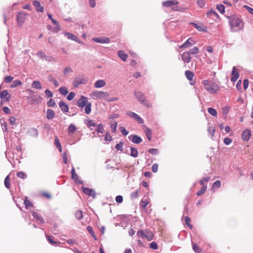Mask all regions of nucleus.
Listing matches in <instances>:
<instances>
[{"label":"nucleus","mask_w":253,"mask_h":253,"mask_svg":"<svg viewBox=\"0 0 253 253\" xmlns=\"http://www.w3.org/2000/svg\"><path fill=\"white\" fill-rule=\"evenodd\" d=\"M229 22L232 32H238L244 28V22L237 16L231 17Z\"/></svg>","instance_id":"nucleus-1"},{"label":"nucleus","mask_w":253,"mask_h":253,"mask_svg":"<svg viewBox=\"0 0 253 253\" xmlns=\"http://www.w3.org/2000/svg\"><path fill=\"white\" fill-rule=\"evenodd\" d=\"M203 84L205 88L211 93H215L219 88L217 84L215 82L205 80L203 82Z\"/></svg>","instance_id":"nucleus-2"},{"label":"nucleus","mask_w":253,"mask_h":253,"mask_svg":"<svg viewBox=\"0 0 253 253\" xmlns=\"http://www.w3.org/2000/svg\"><path fill=\"white\" fill-rule=\"evenodd\" d=\"M90 96L94 100L105 99L106 100V98L109 97V94L107 92L94 90L91 92Z\"/></svg>","instance_id":"nucleus-3"},{"label":"nucleus","mask_w":253,"mask_h":253,"mask_svg":"<svg viewBox=\"0 0 253 253\" xmlns=\"http://www.w3.org/2000/svg\"><path fill=\"white\" fill-rule=\"evenodd\" d=\"M87 82V79L83 75H79L75 77L73 80V85L77 87L81 84H85Z\"/></svg>","instance_id":"nucleus-4"},{"label":"nucleus","mask_w":253,"mask_h":253,"mask_svg":"<svg viewBox=\"0 0 253 253\" xmlns=\"http://www.w3.org/2000/svg\"><path fill=\"white\" fill-rule=\"evenodd\" d=\"M42 100V97L38 95L31 96L28 98V102L30 104H37Z\"/></svg>","instance_id":"nucleus-5"},{"label":"nucleus","mask_w":253,"mask_h":253,"mask_svg":"<svg viewBox=\"0 0 253 253\" xmlns=\"http://www.w3.org/2000/svg\"><path fill=\"white\" fill-rule=\"evenodd\" d=\"M134 94L138 101L141 103L146 105L147 107H149L148 103L145 102L144 99V95L142 92L135 91H134Z\"/></svg>","instance_id":"nucleus-6"},{"label":"nucleus","mask_w":253,"mask_h":253,"mask_svg":"<svg viewBox=\"0 0 253 253\" xmlns=\"http://www.w3.org/2000/svg\"><path fill=\"white\" fill-rule=\"evenodd\" d=\"M88 100L87 97L84 96H81L80 98L78 100L77 102V106L80 108H83L84 107L87 103Z\"/></svg>","instance_id":"nucleus-7"},{"label":"nucleus","mask_w":253,"mask_h":253,"mask_svg":"<svg viewBox=\"0 0 253 253\" xmlns=\"http://www.w3.org/2000/svg\"><path fill=\"white\" fill-rule=\"evenodd\" d=\"M82 189L86 195L90 196L94 199L96 198V193L94 190L84 187H83Z\"/></svg>","instance_id":"nucleus-8"},{"label":"nucleus","mask_w":253,"mask_h":253,"mask_svg":"<svg viewBox=\"0 0 253 253\" xmlns=\"http://www.w3.org/2000/svg\"><path fill=\"white\" fill-rule=\"evenodd\" d=\"M71 175L72 178L74 180L75 182L78 184H83V182L81 180L80 177L75 172V169L74 167H73L71 170Z\"/></svg>","instance_id":"nucleus-9"},{"label":"nucleus","mask_w":253,"mask_h":253,"mask_svg":"<svg viewBox=\"0 0 253 253\" xmlns=\"http://www.w3.org/2000/svg\"><path fill=\"white\" fill-rule=\"evenodd\" d=\"M26 14L23 12H19L17 15L18 24L20 26L24 22L26 19Z\"/></svg>","instance_id":"nucleus-10"},{"label":"nucleus","mask_w":253,"mask_h":253,"mask_svg":"<svg viewBox=\"0 0 253 253\" xmlns=\"http://www.w3.org/2000/svg\"><path fill=\"white\" fill-rule=\"evenodd\" d=\"M64 35L68 39H70L80 43H82L80 40L79 39V38L76 36L72 33H69L68 32H64Z\"/></svg>","instance_id":"nucleus-11"},{"label":"nucleus","mask_w":253,"mask_h":253,"mask_svg":"<svg viewBox=\"0 0 253 253\" xmlns=\"http://www.w3.org/2000/svg\"><path fill=\"white\" fill-rule=\"evenodd\" d=\"M94 42L100 43H108L110 42V40L107 37L103 38H94L92 39Z\"/></svg>","instance_id":"nucleus-12"},{"label":"nucleus","mask_w":253,"mask_h":253,"mask_svg":"<svg viewBox=\"0 0 253 253\" xmlns=\"http://www.w3.org/2000/svg\"><path fill=\"white\" fill-rule=\"evenodd\" d=\"M31 213L37 222L41 224H43L44 222V219L38 213L34 211H32Z\"/></svg>","instance_id":"nucleus-13"},{"label":"nucleus","mask_w":253,"mask_h":253,"mask_svg":"<svg viewBox=\"0 0 253 253\" xmlns=\"http://www.w3.org/2000/svg\"><path fill=\"white\" fill-rule=\"evenodd\" d=\"M0 97L4 101H8L10 98V95L6 90H3L0 92Z\"/></svg>","instance_id":"nucleus-14"},{"label":"nucleus","mask_w":253,"mask_h":253,"mask_svg":"<svg viewBox=\"0 0 253 253\" xmlns=\"http://www.w3.org/2000/svg\"><path fill=\"white\" fill-rule=\"evenodd\" d=\"M195 43L191 38H189L183 44L180 46V48H187L191 46Z\"/></svg>","instance_id":"nucleus-15"},{"label":"nucleus","mask_w":253,"mask_h":253,"mask_svg":"<svg viewBox=\"0 0 253 253\" xmlns=\"http://www.w3.org/2000/svg\"><path fill=\"white\" fill-rule=\"evenodd\" d=\"M251 136V132L248 129H247L243 131L242 134V139L246 141H248L250 139Z\"/></svg>","instance_id":"nucleus-16"},{"label":"nucleus","mask_w":253,"mask_h":253,"mask_svg":"<svg viewBox=\"0 0 253 253\" xmlns=\"http://www.w3.org/2000/svg\"><path fill=\"white\" fill-rule=\"evenodd\" d=\"M231 75L232 77L231 78V81L232 82H235L239 77V74L236 71L235 67H233Z\"/></svg>","instance_id":"nucleus-17"},{"label":"nucleus","mask_w":253,"mask_h":253,"mask_svg":"<svg viewBox=\"0 0 253 253\" xmlns=\"http://www.w3.org/2000/svg\"><path fill=\"white\" fill-rule=\"evenodd\" d=\"M59 106L62 111L64 113H67L69 111L68 105L63 101H60L59 103Z\"/></svg>","instance_id":"nucleus-18"},{"label":"nucleus","mask_w":253,"mask_h":253,"mask_svg":"<svg viewBox=\"0 0 253 253\" xmlns=\"http://www.w3.org/2000/svg\"><path fill=\"white\" fill-rule=\"evenodd\" d=\"M181 59L184 62L189 63L191 59V57H190L189 53L185 52L182 54Z\"/></svg>","instance_id":"nucleus-19"},{"label":"nucleus","mask_w":253,"mask_h":253,"mask_svg":"<svg viewBox=\"0 0 253 253\" xmlns=\"http://www.w3.org/2000/svg\"><path fill=\"white\" fill-rule=\"evenodd\" d=\"M178 1L174 0H167L163 3V5L165 7H170L172 5H176L178 4Z\"/></svg>","instance_id":"nucleus-20"},{"label":"nucleus","mask_w":253,"mask_h":253,"mask_svg":"<svg viewBox=\"0 0 253 253\" xmlns=\"http://www.w3.org/2000/svg\"><path fill=\"white\" fill-rule=\"evenodd\" d=\"M33 5L36 8V10L38 12H43V7L41 5V3L39 1H37V0L34 1Z\"/></svg>","instance_id":"nucleus-21"},{"label":"nucleus","mask_w":253,"mask_h":253,"mask_svg":"<svg viewBox=\"0 0 253 253\" xmlns=\"http://www.w3.org/2000/svg\"><path fill=\"white\" fill-rule=\"evenodd\" d=\"M106 85V82L103 80H98L94 83V87L97 88L104 87Z\"/></svg>","instance_id":"nucleus-22"},{"label":"nucleus","mask_w":253,"mask_h":253,"mask_svg":"<svg viewBox=\"0 0 253 253\" xmlns=\"http://www.w3.org/2000/svg\"><path fill=\"white\" fill-rule=\"evenodd\" d=\"M129 137H132L131 141L135 144H139L142 141L141 137L137 135H131Z\"/></svg>","instance_id":"nucleus-23"},{"label":"nucleus","mask_w":253,"mask_h":253,"mask_svg":"<svg viewBox=\"0 0 253 253\" xmlns=\"http://www.w3.org/2000/svg\"><path fill=\"white\" fill-rule=\"evenodd\" d=\"M27 134L33 137H37L38 135V132L36 128H31L28 130Z\"/></svg>","instance_id":"nucleus-24"},{"label":"nucleus","mask_w":253,"mask_h":253,"mask_svg":"<svg viewBox=\"0 0 253 253\" xmlns=\"http://www.w3.org/2000/svg\"><path fill=\"white\" fill-rule=\"evenodd\" d=\"M55 116V113L54 111L50 109H48L46 111V118L48 120L53 119Z\"/></svg>","instance_id":"nucleus-25"},{"label":"nucleus","mask_w":253,"mask_h":253,"mask_svg":"<svg viewBox=\"0 0 253 253\" xmlns=\"http://www.w3.org/2000/svg\"><path fill=\"white\" fill-rule=\"evenodd\" d=\"M32 87L37 89H41L42 88L41 83L38 81H34L31 84Z\"/></svg>","instance_id":"nucleus-26"},{"label":"nucleus","mask_w":253,"mask_h":253,"mask_svg":"<svg viewBox=\"0 0 253 253\" xmlns=\"http://www.w3.org/2000/svg\"><path fill=\"white\" fill-rule=\"evenodd\" d=\"M119 57L123 60L126 61L127 58V55L126 54L123 50H119L118 52Z\"/></svg>","instance_id":"nucleus-27"},{"label":"nucleus","mask_w":253,"mask_h":253,"mask_svg":"<svg viewBox=\"0 0 253 253\" xmlns=\"http://www.w3.org/2000/svg\"><path fill=\"white\" fill-rule=\"evenodd\" d=\"M138 152L136 148L133 147H130V153L129 155L134 158H136L138 156Z\"/></svg>","instance_id":"nucleus-28"},{"label":"nucleus","mask_w":253,"mask_h":253,"mask_svg":"<svg viewBox=\"0 0 253 253\" xmlns=\"http://www.w3.org/2000/svg\"><path fill=\"white\" fill-rule=\"evenodd\" d=\"M146 133L147 139L150 141L152 139V131L151 130L147 127H145L144 130Z\"/></svg>","instance_id":"nucleus-29"},{"label":"nucleus","mask_w":253,"mask_h":253,"mask_svg":"<svg viewBox=\"0 0 253 253\" xmlns=\"http://www.w3.org/2000/svg\"><path fill=\"white\" fill-rule=\"evenodd\" d=\"M154 235L151 231H147L145 233V237L148 240L151 241L153 239Z\"/></svg>","instance_id":"nucleus-30"},{"label":"nucleus","mask_w":253,"mask_h":253,"mask_svg":"<svg viewBox=\"0 0 253 253\" xmlns=\"http://www.w3.org/2000/svg\"><path fill=\"white\" fill-rule=\"evenodd\" d=\"M185 74L188 80L190 81L192 80L194 74L191 71L187 70L185 71Z\"/></svg>","instance_id":"nucleus-31"},{"label":"nucleus","mask_w":253,"mask_h":253,"mask_svg":"<svg viewBox=\"0 0 253 253\" xmlns=\"http://www.w3.org/2000/svg\"><path fill=\"white\" fill-rule=\"evenodd\" d=\"M59 91L63 95H66L68 93V89L64 86L60 87L59 89Z\"/></svg>","instance_id":"nucleus-32"},{"label":"nucleus","mask_w":253,"mask_h":253,"mask_svg":"<svg viewBox=\"0 0 253 253\" xmlns=\"http://www.w3.org/2000/svg\"><path fill=\"white\" fill-rule=\"evenodd\" d=\"M91 103H88L84 107H85V112L87 114H89L91 111Z\"/></svg>","instance_id":"nucleus-33"},{"label":"nucleus","mask_w":253,"mask_h":253,"mask_svg":"<svg viewBox=\"0 0 253 253\" xmlns=\"http://www.w3.org/2000/svg\"><path fill=\"white\" fill-rule=\"evenodd\" d=\"M55 145L58 148L60 152H62V147L59 140L57 138H56L54 142Z\"/></svg>","instance_id":"nucleus-34"},{"label":"nucleus","mask_w":253,"mask_h":253,"mask_svg":"<svg viewBox=\"0 0 253 253\" xmlns=\"http://www.w3.org/2000/svg\"><path fill=\"white\" fill-rule=\"evenodd\" d=\"M21 84H22V82L19 80H16L12 82V84L10 85V87L11 88H14V87L17 86L18 85H20Z\"/></svg>","instance_id":"nucleus-35"},{"label":"nucleus","mask_w":253,"mask_h":253,"mask_svg":"<svg viewBox=\"0 0 253 253\" xmlns=\"http://www.w3.org/2000/svg\"><path fill=\"white\" fill-rule=\"evenodd\" d=\"M96 131L98 133H103L104 132V127H103V125L102 124H99L97 126V128H96Z\"/></svg>","instance_id":"nucleus-36"},{"label":"nucleus","mask_w":253,"mask_h":253,"mask_svg":"<svg viewBox=\"0 0 253 253\" xmlns=\"http://www.w3.org/2000/svg\"><path fill=\"white\" fill-rule=\"evenodd\" d=\"M207 186L206 185H203L201 189L197 193L198 196H200L203 194L206 191Z\"/></svg>","instance_id":"nucleus-37"},{"label":"nucleus","mask_w":253,"mask_h":253,"mask_svg":"<svg viewBox=\"0 0 253 253\" xmlns=\"http://www.w3.org/2000/svg\"><path fill=\"white\" fill-rule=\"evenodd\" d=\"M207 15L208 16H211L212 15H214L215 16L216 18H218V14L217 13V12L214 10H212V9H211L210 11H209L208 12H207Z\"/></svg>","instance_id":"nucleus-38"},{"label":"nucleus","mask_w":253,"mask_h":253,"mask_svg":"<svg viewBox=\"0 0 253 253\" xmlns=\"http://www.w3.org/2000/svg\"><path fill=\"white\" fill-rule=\"evenodd\" d=\"M208 111L211 115L213 116H215L217 115L216 110L212 108H209Z\"/></svg>","instance_id":"nucleus-39"},{"label":"nucleus","mask_w":253,"mask_h":253,"mask_svg":"<svg viewBox=\"0 0 253 253\" xmlns=\"http://www.w3.org/2000/svg\"><path fill=\"white\" fill-rule=\"evenodd\" d=\"M188 52L189 53L190 55L195 54L199 52V49L197 47H194L193 48L189 50Z\"/></svg>","instance_id":"nucleus-40"},{"label":"nucleus","mask_w":253,"mask_h":253,"mask_svg":"<svg viewBox=\"0 0 253 253\" xmlns=\"http://www.w3.org/2000/svg\"><path fill=\"white\" fill-rule=\"evenodd\" d=\"M17 176L19 178H20L23 179H25L27 177V174L23 171H20V172H18L17 174Z\"/></svg>","instance_id":"nucleus-41"},{"label":"nucleus","mask_w":253,"mask_h":253,"mask_svg":"<svg viewBox=\"0 0 253 253\" xmlns=\"http://www.w3.org/2000/svg\"><path fill=\"white\" fill-rule=\"evenodd\" d=\"M4 185H5V186L7 188H9L10 183V178H9V177L8 175H7L5 178Z\"/></svg>","instance_id":"nucleus-42"},{"label":"nucleus","mask_w":253,"mask_h":253,"mask_svg":"<svg viewBox=\"0 0 253 253\" xmlns=\"http://www.w3.org/2000/svg\"><path fill=\"white\" fill-rule=\"evenodd\" d=\"M149 202L147 200H142L140 202V206L141 207H142L143 209H145L147 205L148 204Z\"/></svg>","instance_id":"nucleus-43"},{"label":"nucleus","mask_w":253,"mask_h":253,"mask_svg":"<svg viewBox=\"0 0 253 253\" xmlns=\"http://www.w3.org/2000/svg\"><path fill=\"white\" fill-rule=\"evenodd\" d=\"M193 249L196 253H200L201 252L200 248L196 244H192Z\"/></svg>","instance_id":"nucleus-44"},{"label":"nucleus","mask_w":253,"mask_h":253,"mask_svg":"<svg viewBox=\"0 0 253 253\" xmlns=\"http://www.w3.org/2000/svg\"><path fill=\"white\" fill-rule=\"evenodd\" d=\"M217 9L221 13H224L225 7L222 4H219L216 6Z\"/></svg>","instance_id":"nucleus-45"},{"label":"nucleus","mask_w":253,"mask_h":253,"mask_svg":"<svg viewBox=\"0 0 253 253\" xmlns=\"http://www.w3.org/2000/svg\"><path fill=\"white\" fill-rule=\"evenodd\" d=\"M110 127L113 133L116 132L117 127V122H115L113 124H111L110 126Z\"/></svg>","instance_id":"nucleus-46"},{"label":"nucleus","mask_w":253,"mask_h":253,"mask_svg":"<svg viewBox=\"0 0 253 253\" xmlns=\"http://www.w3.org/2000/svg\"><path fill=\"white\" fill-rule=\"evenodd\" d=\"M75 216L78 219H81L83 218V213L81 211H77L75 213Z\"/></svg>","instance_id":"nucleus-47"},{"label":"nucleus","mask_w":253,"mask_h":253,"mask_svg":"<svg viewBox=\"0 0 253 253\" xmlns=\"http://www.w3.org/2000/svg\"><path fill=\"white\" fill-rule=\"evenodd\" d=\"M184 218V220H185V223H186V225L190 229H192L193 226H192V225L191 224H190V218L188 216H185Z\"/></svg>","instance_id":"nucleus-48"},{"label":"nucleus","mask_w":253,"mask_h":253,"mask_svg":"<svg viewBox=\"0 0 253 253\" xmlns=\"http://www.w3.org/2000/svg\"><path fill=\"white\" fill-rule=\"evenodd\" d=\"M24 204L25 205L26 208L27 209L33 206L32 203L27 198H26L24 201Z\"/></svg>","instance_id":"nucleus-49"},{"label":"nucleus","mask_w":253,"mask_h":253,"mask_svg":"<svg viewBox=\"0 0 253 253\" xmlns=\"http://www.w3.org/2000/svg\"><path fill=\"white\" fill-rule=\"evenodd\" d=\"M229 111V107L228 106H224L222 108V111L223 114L224 116H226L228 114Z\"/></svg>","instance_id":"nucleus-50"},{"label":"nucleus","mask_w":253,"mask_h":253,"mask_svg":"<svg viewBox=\"0 0 253 253\" xmlns=\"http://www.w3.org/2000/svg\"><path fill=\"white\" fill-rule=\"evenodd\" d=\"M76 127L73 124H71L68 127L69 133H73L76 130Z\"/></svg>","instance_id":"nucleus-51"},{"label":"nucleus","mask_w":253,"mask_h":253,"mask_svg":"<svg viewBox=\"0 0 253 253\" xmlns=\"http://www.w3.org/2000/svg\"><path fill=\"white\" fill-rule=\"evenodd\" d=\"M208 131L212 137L213 136L215 132V129L213 127L209 126L208 127Z\"/></svg>","instance_id":"nucleus-52"},{"label":"nucleus","mask_w":253,"mask_h":253,"mask_svg":"<svg viewBox=\"0 0 253 253\" xmlns=\"http://www.w3.org/2000/svg\"><path fill=\"white\" fill-rule=\"evenodd\" d=\"M221 186V181L220 180H216L212 184V188H219Z\"/></svg>","instance_id":"nucleus-53"},{"label":"nucleus","mask_w":253,"mask_h":253,"mask_svg":"<svg viewBox=\"0 0 253 253\" xmlns=\"http://www.w3.org/2000/svg\"><path fill=\"white\" fill-rule=\"evenodd\" d=\"M46 237L48 242L50 244L53 245L56 244V242L53 241L54 237L53 236H46Z\"/></svg>","instance_id":"nucleus-54"},{"label":"nucleus","mask_w":253,"mask_h":253,"mask_svg":"<svg viewBox=\"0 0 253 253\" xmlns=\"http://www.w3.org/2000/svg\"><path fill=\"white\" fill-rule=\"evenodd\" d=\"M55 105V101L52 99H50L47 102V105L48 107H53Z\"/></svg>","instance_id":"nucleus-55"},{"label":"nucleus","mask_w":253,"mask_h":253,"mask_svg":"<svg viewBox=\"0 0 253 253\" xmlns=\"http://www.w3.org/2000/svg\"><path fill=\"white\" fill-rule=\"evenodd\" d=\"M123 143L122 142H120V143L116 144L115 146V148L118 150L122 151L123 150Z\"/></svg>","instance_id":"nucleus-56"},{"label":"nucleus","mask_w":253,"mask_h":253,"mask_svg":"<svg viewBox=\"0 0 253 253\" xmlns=\"http://www.w3.org/2000/svg\"><path fill=\"white\" fill-rule=\"evenodd\" d=\"M148 152L154 155H157L159 153L158 149L155 148H150L148 150Z\"/></svg>","instance_id":"nucleus-57"},{"label":"nucleus","mask_w":253,"mask_h":253,"mask_svg":"<svg viewBox=\"0 0 253 253\" xmlns=\"http://www.w3.org/2000/svg\"><path fill=\"white\" fill-rule=\"evenodd\" d=\"M139 191L138 190H136L135 191L132 192L131 195L130 197L132 199H135L138 197V196Z\"/></svg>","instance_id":"nucleus-58"},{"label":"nucleus","mask_w":253,"mask_h":253,"mask_svg":"<svg viewBox=\"0 0 253 253\" xmlns=\"http://www.w3.org/2000/svg\"><path fill=\"white\" fill-rule=\"evenodd\" d=\"M126 115L133 118L134 119H135L137 116V114H136V113L130 111L127 112L126 113Z\"/></svg>","instance_id":"nucleus-59"},{"label":"nucleus","mask_w":253,"mask_h":253,"mask_svg":"<svg viewBox=\"0 0 253 253\" xmlns=\"http://www.w3.org/2000/svg\"><path fill=\"white\" fill-rule=\"evenodd\" d=\"M210 177L209 176L205 177L200 181V183L201 185H204V183L205 182H207L208 181H209L210 180Z\"/></svg>","instance_id":"nucleus-60"},{"label":"nucleus","mask_w":253,"mask_h":253,"mask_svg":"<svg viewBox=\"0 0 253 253\" xmlns=\"http://www.w3.org/2000/svg\"><path fill=\"white\" fill-rule=\"evenodd\" d=\"M9 123L12 126L16 125V119L14 117H11L9 118Z\"/></svg>","instance_id":"nucleus-61"},{"label":"nucleus","mask_w":253,"mask_h":253,"mask_svg":"<svg viewBox=\"0 0 253 253\" xmlns=\"http://www.w3.org/2000/svg\"><path fill=\"white\" fill-rule=\"evenodd\" d=\"M152 170L153 172H157L158 170V165L154 164L152 167Z\"/></svg>","instance_id":"nucleus-62"},{"label":"nucleus","mask_w":253,"mask_h":253,"mask_svg":"<svg viewBox=\"0 0 253 253\" xmlns=\"http://www.w3.org/2000/svg\"><path fill=\"white\" fill-rule=\"evenodd\" d=\"M49 81L52 82L55 85V87H57L59 85V83L54 78H52L49 79Z\"/></svg>","instance_id":"nucleus-63"},{"label":"nucleus","mask_w":253,"mask_h":253,"mask_svg":"<svg viewBox=\"0 0 253 253\" xmlns=\"http://www.w3.org/2000/svg\"><path fill=\"white\" fill-rule=\"evenodd\" d=\"M13 79V78L12 77L10 76H7L5 77L4 81L6 83H9L12 81Z\"/></svg>","instance_id":"nucleus-64"}]
</instances>
